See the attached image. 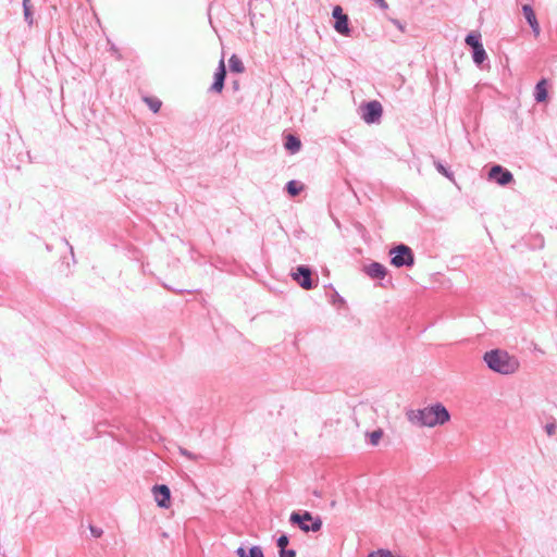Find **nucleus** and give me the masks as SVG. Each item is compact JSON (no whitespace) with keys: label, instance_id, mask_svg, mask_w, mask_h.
<instances>
[{"label":"nucleus","instance_id":"f257e3e1","mask_svg":"<svg viewBox=\"0 0 557 557\" xmlns=\"http://www.w3.org/2000/svg\"><path fill=\"white\" fill-rule=\"evenodd\" d=\"M408 420L419 426L433 428L450 420V413L442 403H435L421 409L407 412Z\"/></svg>","mask_w":557,"mask_h":557},{"label":"nucleus","instance_id":"f03ea898","mask_svg":"<svg viewBox=\"0 0 557 557\" xmlns=\"http://www.w3.org/2000/svg\"><path fill=\"white\" fill-rule=\"evenodd\" d=\"M487 368L493 372L509 375L519 369V360L503 349H492L483 356Z\"/></svg>","mask_w":557,"mask_h":557},{"label":"nucleus","instance_id":"7ed1b4c3","mask_svg":"<svg viewBox=\"0 0 557 557\" xmlns=\"http://www.w3.org/2000/svg\"><path fill=\"white\" fill-rule=\"evenodd\" d=\"M289 522L298 527L302 532H318L322 528V519L319 516L313 517L310 511H293L289 516Z\"/></svg>","mask_w":557,"mask_h":557},{"label":"nucleus","instance_id":"20e7f679","mask_svg":"<svg viewBox=\"0 0 557 557\" xmlns=\"http://www.w3.org/2000/svg\"><path fill=\"white\" fill-rule=\"evenodd\" d=\"M391 264L395 268H411L414 265V253L405 244H397L389 249Z\"/></svg>","mask_w":557,"mask_h":557},{"label":"nucleus","instance_id":"39448f33","mask_svg":"<svg viewBox=\"0 0 557 557\" xmlns=\"http://www.w3.org/2000/svg\"><path fill=\"white\" fill-rule=\"evenodd\" d=\"M362 120L368 124L377 123L383 114V107L377 100H372L363 103L360 107Z\"/></svg>","mask_w":557,"mask_h":557},{"label":"nucleus","instance_id":"423d86ee","mask_svg":"<svg viewBox=\"0 0 557 557\" xmlns=\"http://www.w3.org/2000/svg\"><path fill=\"white\" fill-rule=\"evenodd\" d=\"M487 177L490 181L495 182L500 186H507L513 182L512 173L500 164L492 165Z\"/></svg>","mask_w":557,"mask_h":557},{"label":"nucleus","instance_id":"0eeeda50","mask_svg":"<svg viewBox=\"0 0 557 557\" xmlns=\"http://www.w3.org/2000/svg\"><path fill=\"white\" fill-rule=\"evenodd\" d=\"M332 16L334 18V29L343 36H350L349 17L344 13L342 7L335 5Z\"/></svg>","mask_w":557,"mask_h":557},{"label":"nucleus","instance_id":"6e6552de","mask_svg":"<svg viewBox=\"0 0 557 557\" xmlns=\"http://www.w3.org/2000/svg\"><path fill=\"white\" fill-rule=\"evenodd\" d=\"M292 276L304 289H312L315 286L312 271L308 265H298Z\"/></svg>","mask_w":557,"mask_h":557},{"label":"nucleus","instance_id":"1a4fd4ad","mask_svg":"<svg viewBox=\"0 0 557 557\" xmlns=\"http://www.w3.org/2000/svg\"><path fill=\"white\" fill-rule=\"evenodd\" d=\"M153 498L160 508L168 509L171 506V491L165 484H156L152 487Z\"/></svg>","mask_w":557,"mask_h":557},{"label":"nucleus","instance_id":"9d476101","mask_svg":"<svg viewBox=\"0 0 557 557\" xmlns=\"http://www.w3.org/2000/svg\"><path fill=\"white\" fill-rule=\"evenodd\" d=\"M226 67L224 63V59L222 58L219 62L216 71L214 73L213 83L209 88L210 91L221 94L224 89L225 77H226Z\"/></svg>","mask_w":557,"mask_h":557},{"label":"nucleus","instance_id":"9b49d317","mask_svg":"<svg viewBox=\"0 0 557 557\" xmlns=\"http://www.w3.org/2000/svg\"><path fill=\"white\" fill-rule=\"evenodd\" d=\"M363 270L364 273L373 280H383L387 274V269L385 268V265L376 261H373L370 264L366 265Z\"/></svg>","mask_w":557,"mask_h":557},{"label":"nucleus","instance_id":"f8f14e48","mask_svg":"<svg viewBox=\"0 0 557 557\" xmlns=\"http://www.w3.org/2000/svg\"><path fill=\"white\" fill-rule=\"evenodd\" d=\"M522 13L527 23L532 28L533 33L537 36L540 34V24L537 22L533 8L530 4H523Z\"/></svg>","mask_w":557,"mask_h":557},{"label":"nucleus","instance_id":"ddd939ff","mask_svg":"<svg viewBox=\"0 0 557 557\" xmlns=\"http://www.w3.org/2000/svg\"><path fill=\"white\" fill-rule=\"evenodd\" d=\"M534 99L536 102L541 103L547 100L548 91H547V82L545 78L539 81L534 88Z\"/></svg>","mask_w":557,"mask_h":557},{"label":"nucleus","instance_id":"4468645a","mask_svg":"<svg viewBox=\"0 0 557 557\" xmlns=\"http://www.w3.org/2000/svg\"><path fill=\"white\" fill-rule=\"evenodd\" d=\"M237 557H264L263 552L260 546L253 545L249 548L238 547L236 549Z\"/></svg>","mask_w":557,"mask_h":557},{"label":"nucleus","instance_id":"2eb2a0df","mask_svg":"<svg viewBox=\"0 0 557 557\" xmlns=\"http://www.w3.org/2000/svg\"><path fill=\"white\" fill-rule=\"evenodd\" d=\"M284 147L290 153H296L301 148V141L296 135L288 134L285 136Z\"/></svg>","mask_w":557,"mask_h":557},{"label":"nucleus","instance_id":"dca6fc26","mask_svg":"<svg viewBox=\"0 0 557 557\" xmlns=\"http://www.w3.org/2000/svg\"><path fill=\"white\" fill-rule=\"evenodd\" d=\"M465 41L472 50L475 49L476 47L479 48L483 46L481 41V34L476 32L469 33L466 36Z\"/></svg>","mask_w":557,"mask_h":557},{"label":"nucleus","instance_id":"f3484780","mask_svg":"<svg viewBox=\"0 0 557 557\" xmlns=\"http://www.w3.org/2000/svg\"><path fill=\"white\" fill-rule=\"evenodd\" d=\"M433 164L438 173H441L446 178L454 181V172L448 166L443 164L440 160H436L434 157H433Z\"/></svg>","mask_w":557,"mask_h":557},{"label":"nucleus","instance_id":"a211bd4d","mask_svg":"<svg viewBox=\"0 0 557 557\" xmlns=\"http://www.w3.org/2000/svg\"><path fill=\"white\" fill-rule=\"evenodd\" d=\"M302 188L304 185L295 180L287 182L285 185V190L288 193V195L293 197L298 196L301 193Z\"/></svg>","mask_w":557,"mask_h":557},{"label":"nucleus","instance_id":"6ab92c4d","mask_svg":"<svg viewBox=\"0 0 557 557\" xmlns=\"http://www.w3.org/2000/svg\"><path fill=\"white\" fill-rule=\"evenodd\" d=\"M230 70L233 73H243L245 71V66L243 61L236 55L232 54L228 60Z\"/></svg>","mask_w":557,"mask_h":557},{"label":"nucleus","instance_id":"aec40b11","mask_svg":"<svg viewBox=\"0 0 557 557\" xmlns=\"http://www.w3.org/2000/svg\"><path fill=\"white\" fill-rule=\"evenodd\" d=\"M472 59L476 65H482L483 62L487 60V53L483 46L479 48L476 47L475 49L472 50Z\"/></svg>","mask_w":557,"mask_h":557},{"label":"nucleus","instance_id":"412c9836","mask_svg":"<svg viewBox=\"0 0 557 557\" xmlns=\"http://www.w3.org/2000/svg\"><path fill=\"white\" fill-rule=\"evenodd\" d=\"M23 13H24V18L27 22V24L29 26L33 25L34 17H33L32 5L30 4L23 5Z\"/></svg>","mask_w":557,"mask_h":557},{"label":"nucleus","instance_id":"4be33fe9","mask_svg":"<svg viewBox=\"0 0 557 557\" xmlns=\"http://www.w3.org/2000/svg\"><path fill=\"white\" fill-rule=\"evenodd\" d=\"M149 108L152 110V112L157 113L161 108V101L156 98H146L145 99Z\"/></svg>","mask_w":557,"mask_h":557},{"label":"nucleus","instance_id":"5701e85b","mask_svg":"<svg viewBox=\"0 0 557 557\" xmlns=\"http://www.w3.org/2000/svg\"><path fill=\"white\" fill-rule=\"evenodd\" d=\"M368 557H394L391 550L380 548L377 550L371 552Z\"/></svg>","mask_w":557,"mask_h":557},{"label":"nucleus","instance_id":"b1692460","mask_svg":"<svg viewBox=\"0 0 557 557\" xmlns=\"http://www.w3.org/2000/svg\"><path fill=\"white\" fill-rule=\"evenodd\" d=\"M382 435H383V432H382V430H380V429H379V430H375V431H373V432H371V433L369 434V441H370V443H371L372 445H377V444H379V441H380V440H381V437H382Z\"/></svg>","mask_w":557,"mask_h":557},{"label":"nucleus","instance_id":"393cba45","mask_svg":"<svg viewBox=\"0 0 557 557\" xmlns=\"http://www.w3.org/2000/svg\"><path fill=\"white\" fill-rule=\"evenodd\" d=\"M288 544H289V537L285 533L281 534L276 540V546L278 547V549H283V548L287 547Z\"/></svg>","mask_w":557,"mask_h":557},{"label":"nucleus","instance_id":"a878e982","mask_svg":"<svg viewBox=\"0 0 557 557\" xmlns=\"http://www.w3.org/2000/svg\"><path fill=\"white\" fill-rule=\"evenodd\" d=\"M278 557H296V550L287 547L278 549Z\"/></svg>","mask_w":557,"mask_h":557},{"label":"nucleus","instance_id":"bb28decb","mask_svg":"<svg viewBox=\"0 0 557 557\" xmlns=\"http://www.w3.org/2000/svg\"><path fill=\"white\" fill-rule=\"evenodd\" d=\"M180 454L182 456L188 458L189 460H197L198 459L197 455H195L194 453H191L188 449L183 448V447H180Z\"/></svg>","mask_w":557,"mask_h":557},{"label":"nucleus","instance_id":"cd10ccee","mask_svg":"<svg viewBox=\"0 0 557 557\" xmlns=\"http://www.w3.org/2000/svg\"><path fill=\"white\" fill-rule=\"evenodd\" d=\"M89 531H90L91 535L96 539L100 537L103 534V530L94 524H89Z\"/></svg>","mask_w":557,"mask_h":557},{"label":"nucleus","instance_id":"c85d7f7f","mask_svg":"<svg viewBox=\"0 0 557 557\" xmlns=\"http://www.w3.org/2000/svg\"><path fill=\"white\" fill-rule=\"evenodd\" d=\"M545 431H546L547 435H549V436L555 435L556 431H557V424L555 422L547 423L545 425Z\"/></svg>","mask_w":557,"mask_h":557},{"label":"nucleus","instance_id":"c756f323","mask_svg":"<svg viewBox=\"0 0 557 557\" xmlns=\"http://www.w3.org/2000/svg\"><path fill=\"white\" fill-rule=\"evenodd\" d=\"M374 3L382 10H387L388 9V4L385 0H373Z\"/></svg>","mask_w":557,"mask_h":557},{"label":"nucleus","instance_id":"7c9ffc66","mask_svg":"<svg viewBox=\"0 0 557 557\" xmlns=\"http://www.w3.org/2000/svg\"><path fill=\"white\" fill-rule=\"evenodd\" d=\"M392 23L401 32H405V26L399 20L393 18Z\"/></svg>","mask_w":557,"mask_h":557},{"label":"nucleus","instance_id":"2f4dec72","mask_svg":"<svg viewBox=\"0 0 557 557\" xmlns=\"http://www.w3.org/2000/svg\"><path fill=\"white\" fill-rule=\"evenodd\" d=\"M336 301H338L341 304L345 302L344 298L336 290H334V300H333V302H336Z\"/></svg>","mask_w":557,"mask_h":557},{"label":"nucleus","instance_id":"473e14b6","mask_svg":"<svg viewBox=\"0 0 557 557\" xmlns=\"http://www.w3.org/2000/svg\"><path fill=\"white\" fill-rule=\"evenodd\" d=\"M110 50L116 54L117 60H120L122 58L121 53L119 52L117 48L114 45H111Z\"/></svg>","mask_w":557,"mask_h":557},{"label":"nucleus","instance_id":"72a5a7b5","mask_svg":"<svg viewBox=\"0 0 557 557\" xmlns=\"http://www.w3.org/2000/svg\"><path fill=\"white\" fill-rule=\"evenodd\" d=\"M232 87L235 91H237L239 89V82L238 81H233L232 82Z\"/></svg>","mask_w":557,"mask_h":557},{"label":"nucleus","instance_id":"f704fd0d","mask_svg":"<svg viewBox=\"0 0 557 557\" xmlns=\"http://www.w3.org/2000/svg\"><path fill=\"white\" fill-rule=\"evenodd\" d=\"M64 242L70 247L71 253L74 256L73 247L69 244V242L65 238Z\"/></svg>","mask_w":557,"mask_h":557},{"label":"nucleus","instance_id":"c9c22d12","mask_svg":"<svg viewBox=\"0 0 557 557\" xmlns=\"http://www.w3.org/2000/svg\"><path fill=\"white\" fill-rule=\"evenodd\" d=\"M25 4H30V1L29 0H23V5Z\"/></svg>","mask_w":557,"mask_h":557},{"label":"nucleus","instance_id":"e433bc0d","mask_svg":"<svg viewBox=\"0 0 557 557\" xmlns=\"http://www.w3.org/2000/svg\"><path fill=\"white\" fill-rule=\"evenodd\" d=\"M313 494L317 496V497H321V494L317 491L313 492Z\"/></svg>","mask_w":557,"mask_h":557}]
</instances>
